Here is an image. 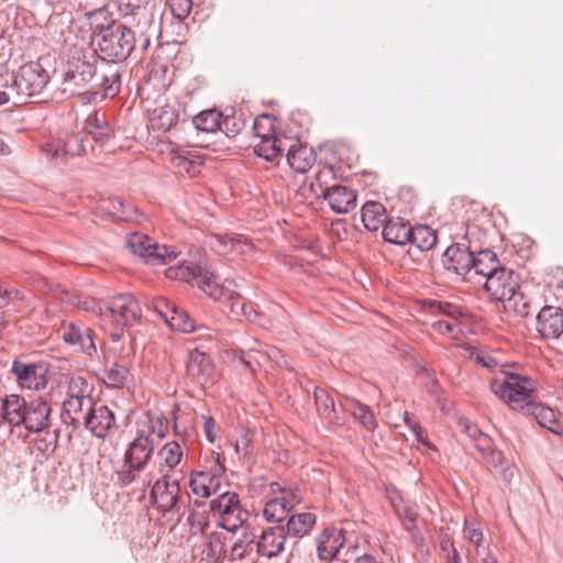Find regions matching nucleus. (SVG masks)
<instances>
[{
	"label": "nucleus",
	"mask_w": 563,
	"mask_h": 563,
	"mask_svg": "<svg viewBox=\"0 0 563 563\" xmlns=\"http://www.w3.org/2000/svg\"><path fill=\"white\" fill-rule=\"evenodd\" d=\"M489 299L501 305L508 314L523 317L528 314V306L519 289V276L511 269L500 266L483 283Z\"/></svg>",
	"instance_id": "obj_1"
},
{
	"label": "nucleus",
	"mask_w": 563,
	"mask_h": 563,
	"mask_svg": "<svg viewBox=\"0 0 563 563\" xmlns=\"http://www.w3.org/2000/svg\"><path fill=\"white\" fill-rule=\"evenodd\" d=\"M493 394L510 409L526 412L536 401L533 380L518 374L501 372L489 384Z\"/></svg>",
	"instance_id": "obj_2"
},
{
	"label": "nucleus",
	"mask_w": 563,
	"mask_h": 563,
	"mask_svg": "<svg viewBox=\"0 0 563 563\" xmlns=\"http://www.w3.org/2000/svg\"><path fill=\"white\" fill-rule=\"evenodd\" d=\"M101 325L118 339L123 328L132 325L141 318V307L137 300L129 294L111 297L102 303L99 311Z\"/></svg>",
	"instance_id": "obj_3"
},
{
	"label": "nucleus",
	"mask_w": 563,
	"mask_h": 563,
	"mask_svg": "<svg viewBox=\"0 0 563 563\" xmlns=\"http://www.w3.org/2000/svg\"><path fill=\"white\" fill-rule=\"evenodd\" d=\"M200 280L199 288L210 298L219 301L225 314L236 320L242 317L251 319L252 308L246 306L240 294L230 288L232 283H229V286L220 285L214 275H202Z\"/></svg>",
	"instance_id": "obj_4"
},
{
	"label": "nucleus",
	"mask_w": 563,
	"mask_h": 563,
	"mask_svg": "<svg viewBox=\"0 0 563 563\" xmlns=\"http://www.w3.org/2000/svg\"><path fill=\"white\" fill-rule=\"evenodd\" d=\"M153 451L152 434H137L124 453V468L118 472V483L122 486L131 484L136 478V474L145 468Z\"/></svg>",
	"instance_id": "obj_5"
},
{
	"label": "nucleus",
	"mask_w": 563,
	"mask_h": 563,
	"mask_svg": "<svg viewBox=\"0 0 563 563\" xmlns=\"http://www.w3.org/2000/svg\"><path fill=\"white\" fill-rule=\"evenodd\" d=\"M324 174L330 170H320L316 175L318 184L310 183L308 187L305 185L300 188L306 198H318L323 196L330 208L336 213H346L356 206V194L345 186H332L322 188L320 180Z\"/></svg>",
	"instance_id": "obj_6"
},
{
	"label": "nucleus",
	"mask_w": 563,
	"mask_h": 563,
	"mask_svg": "<svg viewBox=\"0 0 563 563\" xmlns=\"http://www.w3.org/2000/svg\"><path fill=\"white\" fill-rule=\"evenodd\" d=\"M95 53L88 54L82 49H76L67 62V70L64 78V91L69 93H82L87 90L92 79L96 67L89 59H95Z\"/></svg>",
	"instance_id": "obj_7"
},
{
	"label": "nucleus",
	"mask_w": 563,
	"mask_h": 563,
	"mask_svg": "<svg viewBox=\"0 0 563 563\" xmlns=\"http://www.w3.org/2000/svg\"><path fill=\"white\" fill-rule=\"evenodd\" d=\"M99 49L111 59H124L134 48V34L123 24L113 23L100 33Z\"/></svg>",
	"instance_id": "obj_8"
},
{
	"label": "nucleus",
	"mask_w": 563,
	"mask_h": 563,
	"mask_svg": "<svg viewBox=\"0 0 563 563\" xmlns=\"http://www.w3.org/2000/svg\"><path fill=\"white\" fill-rule=\"evenodd\" d=\"M130 251L150 265H165L174 261L178 252L173 246L159 245L143 233H132L126 239Z\"/></svg>",
	"instance_id": "obj_9"
},
{
	"label": "nucleus",
	"mask_w": 563,
	"mask_h": 563,
	"mask_svg": "<svg viewBox=\"0 0 563 563\" xmlns=\"http://www.w3.org/2000/svg\"><path fill=\"white\" fill-rule=\"evenodd\" d=\"M301 499L297 489L272 483L263 515L267 521L280 522L291 508L301 503Z\"/></svg>",
	"instance_id": "obj_10"
},
{
	"label": "nucleus",
	"mask_w": 563,
	"mask_h": 563,
	"mask_svg": "<svg viewBox=\"0 0 563 563\" xmlns=\"http://www.w3.org/2000/svg\"><path fill=\"white\" fill-rule=\"evenodd\" d=\"M210 510L220 518L219 526L228 531L242 527L249 518V512L243 509L235 493L221 494L210 503Z\"/></svg>",
	"instance_id": "obj_11"
},
{
	"label": "nucleus",
	"mask_w": 563,
	"mask_h": 563,
	"mask_svg": "<svg viewBox=\"0 0 563 563\" xmlns=\"http://www.w3.org/2000/svg\"><path fill=\"white\" fill-rule=\"evenodd\" d=\"M11 87L18 92L20 102L24 98L38 93L46 85V76L38 64H25L16 75L7 74Z\"/></svg>",
	"instance_id": "obj_12"
},
{
	"label": "nucleus",
	"mask_w": 563,
	"mask_h": 563,
	"mask_svg": "<svg viewBox=\"0 0 563 563\" xmlns=\"http://www.w3.org/2000/svg\"><path fill=\"white\" fill-rule=\"evenodd\" d=\"M145 111L151 128L159 132L170 131L178 122L179 113L175 103L159 98L155 101H145Z\"/></svg>",
	"instance_id": "obj_13"
},
{
	"label": "nucleus",
	"mask_w": 563,
	"mask_h": 563,
	"mask_svg": "<svg viewBox=\"0 0 563 563\" xmlns=\"http://www.w3.org/2000/svg\"><path fill=\"white\" fill-rule=\"evenodd\" d=\"M431 309L434 314L441 317L439 320L432 322V329L442 335L457 340L459 334L462 332L460 318L464 316L461 308L446 302H439L432 303Z\"/></svg>",
	"instance_id": "obj_14"
},
{
	"label": "nucleus",
	"mask_w": 563,
	"mask_h": 563,
	"mask_svg": "<svg viewBox=\"0 0 563 563\" xmlns=\"http://www.w3.org/2000/svg\"><path fill=\"white\" fill-rule=\"evenodd\" d=\"M12 373L22 388L40 390L47 385L48 366L45 363H23L14 361Z\"/></svg>",
	"instance_id": "obj_15"
},
{
	"label": "nucleus",
	"mask_w": 563,
	"mask_h": 563,
	"mask_svg": "<svg viewBox=\"0 0 563 563\" xmlns=\"http://www.w3.org/2000/svg\"><path fill=\"white\" fill-rule=\"evenodd\" d=\"M179 484L177 481H169L168 477L159 476L152 488L151 498L153 504L162 512L175 509L179 498Z\"/></svg>",
	"instance_id": "obj_16"
},
{
	"label": "nucleus",
	"mask_w": 563,
	"mask_h": 563,
	"mask_svg": "<svg viewBox=\"0 0 563 563\" xmlns=\"http://www.w3.org/2000/svg\"><path fill=\"white\" fill-rule=\"evenodd\" d=\"M187 371L203 387L213 385L218 379V373L209 355L197 350L190 353Z\"/></svg>",
	"instance_id": "obj_17"
},
{
	"label": "nucleus",
	"mask_w": 563,
	"mask_h": 563,
	"mask_svg": "<svg viewBox=\"0 0 563 563\" xmlns=\"http://www.w3.org/2000/svg\"><path fill=\"white\" fill-rule=\"evenodd\" d=\"M58 333L65 343L77 346L79 351L88 355L97 352L93 331L90 328H80L74 323H67L60 327Z\"/></svg>",
	"instance_id": "obj_18"
},
{
	"label": "nucleus",
	"mask_w": 563,
	"mask_h": 563,
	"mask_svg": "<svg viewBox=\"0 0 563 563\" xmlns=\"http://www.w3.org/2000/svg\"><path fill=\"white\" fill-rule=\"evenodd\" d=\"M51 407L42 398L27 402L23 422L25 429L30 432H41L49 427Z\"/></svg>",
	"instance_id": "obj_19"
},
{
	"label": "nucleus",
	"mask_w": 563,
	"mask_h": 563,
	"mask_svg": "<svg viewBox=\"0 0 563 563\" xmlns=\"http://www.w3.org/2000/svg\"><path fill=\"white\" fill-rule=\"evenodd\" d=\"M473 263V253L460 244L449 246L443 254V264L446 269L462 276L466 282Z\"/></svg>",
	"instance_id": "obj_20"
},
{
	"label": "nucleus",
	"mask_w": 563,
	"mask_h": 563,
	"mask_svg": "<svg viewBox=\"0 0 563 563\" xmlns=\"http://www.w3.org/2000/svg\"><path fill=\"white\" fill-rule=\"evenodd\" d=\"M184 452L176 441L165 443L156 453L153 466L156 475L169 477V474L181 463Z\"/></svg>",
	"instance_id": "obj_21"
},
{
	"label": "nucleus",
	"mask_w": 563,
	"mask_h": 563,
	"mask_svg": "<svg viewBox=\"0 0 563 563\" xmlns=\"http://www.w3.org/2000/svg\"><path fill=\"white\" fill-rule=\"evenodd\" d=\"M113 423L112 411L102 404L92 402L81 426L88 428L96 437L103 438Z\"/></svg>",
	"instance_id": "obj_22"
},
{
	"label": "nucleus",
	"mask_w": 563,
	"mask_h": 563,
	"mask_svg": "<svg viewBox=\"0 0 563 563\" xmlns=\"http://www.w3.org/2000/svg\"><path fill=\"white\" fill-rule=\"evenodd\" d=\"M537 329L545 339H558L563 333V310L545 306L537 317Z\"/></svg>",
	"instance_id": "obj_23"
},
{
	"label": "nucleus",
	"mask_w": 563,
	"mask_h": 563,
	"mask_svg": "<svg viewBox=\"0 0 563 563\" xmlns=\"http://www.w3.org/2000/svg\"><path fill=\"white\" fill-rule=\"evenodd\" d=\"M345 541L343 531L335 528L324 529L317 539V553L321 561L329 562L335 558Z\"/></svg>",
	"instance_id": "obj_24"
},
{
	"label": "nucleus",
	"mask_w": 563,
	"mask_h": 563,
	"mask_svg": "<svg viewBox=\"0 0 563 563\" xmlns=\"http://www.w3.org/2000/svg\"><path fill=\"white\" fill-rule=\"evenodd\" d=\"M26 406L27 401L16 394L0 397V423L7 422L14 427L21 426Z\"/></svg>",
	"instance_id": "obj_25"
},
{
	"label": "nucleus",
	"mask_w": 563,
	"mask_h": 563,
	"mask_svg": "<svg viewBox=\"0 0 563 563\" xmlns=\"http://www.w3.org/2000/svg\"><path fill=\"white\" fill-rule=\"evenodd\" d=\"M169 162L177 174L189 177L198 175L203 164L199 154L183 150H173L169 154Z\"/></svg>",
	"instance_id": "obj_26"
},
{
	"label": "nucleus",
	"mask_w": 563,
	"mask_h": 563,
	"mask_svg": "<svg viewBox=\"0 0 563 563\" xmlns=\"http://www.w3.org/2000/svg\"><path fill=\"white\" fill-rule=\"evenodd\" d=\"M285 543L286 534L284 529L274 527L263 531L260 540L256 542V550L260 555L272 559L284 551Z\"/></svg>",
	"instance_id": "obj_27"
},
{
	"label": "nucleus",
	"mask_w": 563,
	"mask_h": 563,
	"mask_svg": "<svg viewBox=\"0 0 563 563\" xmlns=\"http://www.w3.org/2000/svg\"><path fill=\"white\" fill-rule=\"evenodd\" d=\"M499 267L498 260L494 253L489 251L479 252L474 256V263L472 264L467 282L473 284L484 283Z\"/></svg>",
	"instance_id": "obj_28"
},
{
	"label": "nucleus",
	"mask_w": 563,
	"mask_h": 563,
	"mask_svg": "<svg viewBox=\"0 0 563 563\" xmlns=\"http://www.w3.org/2000/svg\"><path fill=\"white\" fill-rule=\"evenodd\" d=\"M221 486V476L211 472L196 471L190 475L189 487L197 497L209 498Z\"/></svg>",
	"instance_id": "obj_29"
},
{
	"label": "nucleus",
	"mask_w": 563,
	"mask_h": 563,
	"mask_svg": "<svg viewBox=\"0 0 563 563\" xmlns=\"http://www.w3.org/2000/svg\"><path fill=\"white\" fill-rule=\"evenodd\" d=\"M313 150L297 141L287 146V163L297 173H307L314 164Z\"/></svg>",
	"instance_id": "obj_30"
},
{
	"label": "nucleus",
	"mask_w": 563,
	"mask_h": 563,
	"mask_svg": "<svg viewBox=\"0 0 563 563\" xmlns=\"http://www.w3.org/2000/svg\"><path fill=\"white\" fill-rule=\"evenodd\" d=\"M57 393L63 400H71L73 398L78 399L79 397L89 396L90 388L88 382L77 375H62L58 385Z\"/></svg>",
	"instance_id": "obj_31"
},
{
	"label": "nucleus",
	"mask_w": 563,
	"mask_h": 563,
	"mask_svg": "<svg viewBox=\"0 0 563 563\" xmlns=\"http://www.w3.org/2000/svg\"><path fill=\"white\" fill-rule=\"evenodd\" d=\"M287 139L278 135L264 137L254 143V152L257 156L268 162H275L287 148Z\"/></svg>",
	"instance_id": "obj_32"
},
{
	"label": "nucleus",
	"mask_w": 563,
	"mask_h": 563,
	"mask_svg": "<svg viewBox=\"0 0 563 563\" xmlns=\"http://www.w3.org/2000/svg\"><path fill=\"white\" fill-rule=\"evenodd\" d=\"M93 402L89 396L73 398L71 400H63V416L69 419V423L75 427L81 426L87 412Z\"/></svg>",
	"instance_id": "obj_33"
},
{
	"label": "nucleus",
	"mask_w": 563,
	"mask_h": 563,
	"mask_svg": "<svg viewBox=\"0 0 563 563\" xmlns=\"http://www.w3.org/2000/svg\"><path fill=\"white\" fill-rule=\"evenodd\" d=\"M525 415H532L534 416L538 423L547 428L549 431L553 432L554 434H562L563 433V427L556 419L555 412L547 407L543 406L537 401H534L530 409H528Z\"/></svg>",
	"instance_id": "obj_34"
},
{
	"label": "nucleus",
	"mask_w": 563,
	"mask_h": 563,
	"mask_svg": "<svg viewBox=\"0 0 563 563\" xmlns=\"http://www.w3.org/2000/svg\"><path fill=\"white\" fill-rule=\"evenodd\" d=\"M386 218V209L380 202L369 201L362 208V222L368 231L375 232L385 225Z\"/></svg>",
	"instance_id": "obj_35"
},
{
	"label": "nucleus",
	"mask_w": 563,
	"mask_h": 563,
	"mask_svg": "<svg viewBox=\"0 0 563 563\" xmlns=\"http://www.w3.org/2000/svg\"><path fill=\"white\" fill-rule=\"evenodd\" d=\"M411 228L401 220H389L383 228V238L394 244H406L410 239Z\"/></svg>",
	"instance_id": "obj_36"
},
{
	"label": "nucleus",
	"mask_w": 563,
	"mask_h": 563,
	"mask_svg": "<svg viewBox=\"0 0 563 563\" xmlns=\"http://www.w3.org/2000/svg\"><path fill=\"white\" fill-rule=\"evenodd\" d=\"M316 520V515L312 512L292 515L287 522V532L294 537L302 538L311 531Z\"/></svg>",
	"instance_id": "obj_37"
},
{
	"label": "nucleus",
	"mask_w": 563,
	"mask_h": 563,
	"mask_svg": "<svg viewBox=\"0 0 563 563\" xmlns=\"http://www.w3.org/2000/svg\"><path fill=\"white\" fill-rule=\"evenodd\" d=\"M342 407L356 418L367 430H373L376 427V419L373 412L368 407L357 400L353 398H345Z\"/></svg>",
	"instance_id": "obj_38"
},
{
	"label": "nucleus",
	"mask_w": 563,
	"mask_h": 563,
	"mask_svg": "<svg viewBox=\"0 0 563 563\" xmlns=\"http://www.w3.org/2000/svg\"><path fill=\"white\" fill-rule=\"evenodd\" d=\"M314 402L317 411L321 418L333 424H338L340 422L334 409V400L324 389L316 388Z\"/></svg>",
	"instance_id": "obj_39"
},
{
	"label": "nucleus",
	"mask_w": 563,
	"mask_h": 563,
	"mask_svg": "<svg viewBox=\"0 0 563 563\" xmlns=\"http://www.w3.org/2000/svg\"><path fill=\"white\" fill-rule=\"evenodd\" d=\"M437 240V233L430 227L416 225L410 230L408 242H411L421 251H429L435 245Z\"/></svg>",
	"instance_id": "obj_40"
},
{
	"label": "nucleus",
	"mask_w": 563,
	"mask_h": 563,
	"mask_svg": "<svg viewBox=\"0 0 563 563\" xmlns=\"http://www.w3.org/2000/svg\"><path fill=\"white\" fill-rule=\"evenodd\" d=\"M202 275H213V273L184 264L178 265L176 267H169L166 271V277L170 279L184 280L186 283H191L192 280H195L198 287L201 282L200 279Z\"/></svg>",
	"instance_id": "obj_41"
},
{
	"label": "nucleus",
	"mask_w": 563,
	"mask_h": 563,
	"mask_svg": "<svg viewBox=\"0 0 563 563\" xmlns=\"http://www.w3.org/2000/svg\"><path fill=\"white\" fill-rule=\"evenodd\" d=\"M129 369L124 365L112 364L103 373L102 380L108 386L121 388L129 378Z\"/></svg>",
	"instance_id": "obj_42"
},
{
	"label": "nucleus",
	"mask_w": 563,
	"mask_h": 563,
	"mask_svg": "<svg viewBox=\"0 0 563 563\" xmlns=\"http://www.w3.org/2000/svg\"><path fill=\"white\" fill-rule=\"evenodd\" d=\"M220 122L221 114L216 110L202 111L194 118L195 126L202 132H216Z\"/></svg>",
	"instance_id": "obj_43"
},
{
	"label": "nucleus",
	"mask_w": 563,
	"mask_h": 563,
	"mask_svg": "<svg viewBox=\"0 0 563 563\" xmlns=\"http://www.w3.org/2000/svg\"><path fill=\"white\" fill-rule=\"evenodd\" d=\"M256 545L254 541L253 534H243L241 539L234 542L232 549H231V560L232 561H243L244 559L249 558L253 551L254 547Z\"/></svg>",
	"instance_id": "obj_44"
},
{
	"label": "nucleus",
	"mask_w": 563,
	"mask_h": 563,
	"mask_svg": "<svg viewBox=\"0 0 563 563\" xmlns=\"http://www.w3.org/2000/svg\"><path fill=\"white\" fill-rule=\"evenodd\" d=\"M253 129L257 140L277 135L276 120L273 115L261 114L254 120Z\"/></svg>",
	"instance_id": "obj_45"
},
{
	"label": "nucleus",
	"mask_w": 563,
	"mask_h": 563,
	"mask_svg": "<svg viewBox=\"0 0 563 563\" xmlns=\"http://www.w3.org/2000/svg\"><path fill=\"white\" fill-rule=\"evenodd\" d=\"M166 323L176 331H181L185 333L192 332L195 330V322L188 316L185 310L176 309L173 310V314L168 318Z\"/></svg>",
	"instance_id": "obj_46"
},
{
	"label": "nucleus",
	"mask_w": 563,
	"mask_h": 563,
	"mask_svg": "<svg viewBox=\"0 0 563 563\" xmlns=\"http://www.w3.org/2000/svg\"><path fill=\"white\" fill-rule=\"evenodd\" d=\"M211 247L219 254H228L242 251L243 244L240 240H234L233 238L216 235L211 240Z\"/></svg>",
	"instance_id": "obj_47"
},
{
	"label": "nucleus",
	"mask_w": 563,
	"mask_h": 563,
	"mask_svg": "<svg viewBox=\"0 0 563 563\" xmlns=\"http://www.w3.org/2000/svg\"><path fill=\"white\" fill-rule=\"evenodd\" d=\"M100 85L102 88V97L113 98L120 90V77L117 73L112 71L103 77Z\"/></svg>",
	"instance_id": "obj_48"
},
{
	"label": "nucleus",
	"mask_w": 563,
	"mask_h": 563,
	"mask_svg": "<svg viewBox=\"0 0 563 563\" xmlns=\"http://www.w3.org/2000/svg\"><path fill=\"white\" fill-rule=\"evenodd\" d=\"M172 14L178 20H185L192 9V0H168Z\"/></svg>",
	"instance_id": "obj_49"
},
{
	"label": "nucleus",
	"mask_w": 563,
	"mask_h": 563,
	"mask_svg": "<svg viewBox=\"0 0 563 563\" xmlns=\"http://www.w3.org/2000/svg\"><path fill=\"white\" fill-rule=\"evenodd\" d=\"M0 85L4 88L0 90V106L13 102L14 104H19L20 101L18 99V92L11 87L9 79L5 76H2L0 79Z\"/></svg>",
	"instance_id": "obj_50"
},
{
	"label": "nucleus",
	"mask_w": 563,
	"mask_h": 563,
	"mask_svg": "<svg viewBox=\"0 0 563 563\" xmlns=\"http://www.w3.org/2000/svg\"><path fill=\"white\" fill-rule=\"evenodd\" d=\"M60 151H63L64 154L70 156L80 155L84 152L81 139L78 135H69Z\"/></svg>",
	"instance_id": "obj_51"
},
{
	"label": "nucleus",
	"mask_w": 563,
	"mask_h": 563,
	"mask_svg": "<svg viewBox=\"0 0 563 563\" xmlns=\"http://www.w3.org/2000/svg\"><path fill=\"white\" fill-rule=\"evenodd\" d=\"M153 308L165 322L173 314V310L177 309V307L174 303L169 302L165 298L154 299Z\"/></svg>",
	"instance_id": "obj_52"
},
{
	"label": "nucleus",
	"mask_w": 563,
	"mask_h": 563,
	"mask_svg": "<svg viewBox=\"0 0 563 563\" xmlns=\"http://www.w3.org/2000/svg\"><path fill=\"white\" fill-rule=\"evenodd\" d=\"M18 297V290L9 288L0 280V308L7 306L12 299Z\"/></svg>",
	"instance_id": "obj_53"
},
{
	"label": "nucleus",
	"mask_w": 563,
	"mask_h": 563,
	"mask_svg": "<svg viewBox=\"0 0 563 563\" xmlns=\"http://www.w3.org/2000/svg\"><path fill=\"white\" fill-rule=\"evenodd\" d=\"M108 203L109 206H102L101 209L107 211L111 217L124 218V213L121 211L123 202L120 199H112Z\"/></svg>",
	"instance_id": "obj_54"
},
{
	"label": "nucleus",
	"mask_w": 563,
	"mask_h": 563,
	"mask_svg": "<svg viewBox=\"0 0 563 563\" xmlns=\"http://www.w3.org/2000/svg\"><path fill=\"white\" fill-rule=\"evenodd\" d=\"M406 424L408 427H410V429L412 430V432L415 433L417 440L419 442H422V443H427L426 439L423 438V431H422V428L416 422L413 421L412 419H410L407 415L405 416L404 418Z\"/></svg>",
	"instance_id": "obj_55"
},
{
	"label": "nucleus",
	"mask_w": 563,
	"mask_h": 563,
	"mask_svg": "<svg viewBox=\"0 0 563 563\" xmlns=\"http://www.w3.org/2000/svg\"><path fill=\"white\" fill-rule=\"evenodd\" d=\"M216 421L211 417H203V429L206 435L210 442H212L216 438L214 434Z\"/></svg>",
	"instance_id": "obj_56"
},
{
	"label": "nucleus",
	"mask_w": 563,
	"mask_h": 563,
	"mask_svg": "<svg viewBox=\"0 0 563 563\" xmlns=\"http://www.w3.org/2000/svg\"><path fill=\"white\" fill-rule=\"evenodd\" d=\"M483 455L487 459V462L497 466L501 463L503 461V454L500 451H496V450H488V451H484L483 452Z\"/></svg>",
	"instance_id": "obj_57"
},
{
	"label": "nucleus",
	"mask_w": 563,
	"mask_h": 563,
	"mask_svg": "<svg viewBox=\"0 0 563 563\" xmlns=\"http://www.w3.org/2000/svg\"><path fill=\"white\" fill-rule=\"evenodd\" d=\"M466 538L470 540V542L474 543L476 547L479 545V543L483 540V533L481 530L476 528H467L465 530Z\"/></svg>",
	"instance_id": "obj_58"
},
{
	"label": "nucleus",
	"mask_w": 563,
	"mask_h": 563,
	"mask_svg": "<svg viewBox=\"0 0 563 563\" xmlns=\"http://www.w3.org/2000/svg\"><path fill=\"white\" fill-rule=\"evenodd\" d=\"M476 362L483 364V366H486V367H492L496 364V362L493 358H490V357L485 358L484 356H481V355L476 356Z\"/></svg>",
	"instance_id": "obj_59"
},
{
	"label": "nucleus",
	"mask_w": 563,
	"mask_h": 563,
	"mask_svg": "<svg viewBox=\"0 0 563 563\" xmlns=\"http://www.w3.org/2000/svg\"><path fill=\"white\" fill-rule=\"evenodd\" d=\"M353 563H377L376 560L368 554H364L355 559Z\"/></svg>",
	"instance_id": "obj_60"
},
{
	"label": "nucleus",
	"mask_w": 563,
	"mask_h": 563,
	"mask_svg": "<svg viewBox=\"0 0 563 563\" xmlns=\"http://www.w3.org/2000/svg\"><path fill=\"white\" fill-rule=\"evenodd\" d=\"M239 360L245 367L250 368L251 371H254L251 361L246 360L243 352L240 353Z\"/></svg>",
	"instance_id": "obj_61"
},
{
	"label": "nucleus",
	"mask_w": 563,
	"mask_h": 563,
	"mask_svg": "<svg viewBox=\"0 0 563 563\" xmlns=\"http://www.w3.org/2000/svg\"><path fill=\"white\" fill-rule=\"evenodd\" d=\"M391 503H393V505H394V508H395L396 512H397L398 515H400V503H401V498H400V497H398L397 499H396V498H391Z\"/></svg>",
	"instance_id": "obj_62"
},
{
	"label": "nucleus",
	"mask_w": 563,
	"mask_h": 563,
	"mask_svg": "<svg viewBox=\"0 0 563 563\" xmlns=\"http://www.w3.org/2000/svg\"><path fill=\"white\" fill-rule=\"evenodd\" d=\"M460 563V556H459V553L455 549H453V554L452 556L449 559L448 563Z\"/></svg>",
	"instance_id": "obj_63"
},
{
	"label": "nucleus",
	"mask_w": 563,
	"mask_h": 563,
	"mask_svg": "<svg viewBox=\"0 0 563 563\" xmlns=\"http://www.w3.org/2000/svg\"><path fill=\"white\" fill-rule=\"evenodd\" d=\"M9 153V147L0 140V155H4Z\"/></svg>",
	"instance_id": "obj_64"
}]
</instances>
